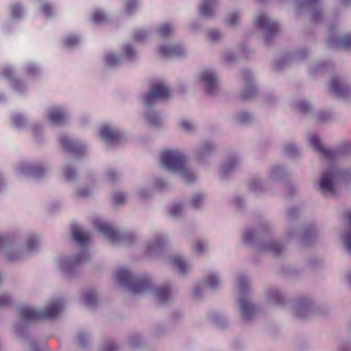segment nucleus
<instances>
[{"mask_svg":"<svg viewBox=\"0 0 351 351\" xmlns=\"http://www.w3.org/2000/svg\"><path fill=\"white\" fill-rule=\"evenodd\" d=\"M161 162L167 169L180 171L186 181H189L186 178L183 157L180 153L171 150L163 152L161 154Z\"/></svg>","mask_w":351,"mask_h":351,"instance_id":"obj_1","label":"nucleus"},{"mask_svg":"<svg viewBox=\"0 0 351 351\" xmlns=\"http://www.w3.org/2000/svg\"><path fill=\"white\" fill-rule=\"evenodd\" d=\"M62 304L60 302L51 304L49 308L44 312H38L33 308H24L21 312V315L25 319H31L34 318L42 317H54L62 308Z\"/></svg>","mask_w":351,"mask_h":351,"instance_id":"obj_2","label":"nucleus"},{"mask_svg":"<svg viewBox=\"0 0 351 351\" xmlns=\"http://www.w3.org/2000/svg\"><path fill=\"white\" fill-rule=\"evenodd\" d=\"M169 90L163 84H157L152 86L150 93L144 97V102L146 105H150L158 99H164L169 97Z\"/></svg>","mask_w":351,"mask_h":351,"instance_id":"obj_3","label":"nucleus"},{"mask_svg":"<svg viewBox=\"0 0 351 351\" xmlns=\"http://www.w3.org/2000/svg\"><path fill=\"white\" fill-rule=\"evenodd\" d=\"M337 174L334 171L323 173L320 180V188L325 195H332L335 193V176Z\"/></svg>","mask_w":351,"mask_h":351,"instance_id":"obj_4","label":"nucleus"},{"mask_svg":"<svg viewBox=\"0 0 351 351\" xmlns=\"http://www.w3.org/2000/svg\"><path fill=\"white\" fill-rule=\"evenodd\" d=\"M158 51L162 56L167 57L181 56L183 53V50L180 47H161Z\"/></svg>","mask_w":351,"mask_h":351,"instance_id":"obj_5","label":"nucleus"},{"mask_svg":"<svg viewBox=\"0 0 351 351\" xmlns=\"http://www.w3.org/2000/svg\"><path fill=\"white\" fill-rule=\"evenodd\" d=\"M72 233L74 239L80 245L84 244V243L89 238L88 234L82 230L77 226L73 227Z\"/></svg>","mask_w":351,"mask_h":351,"instance_id":"obj_6","label":"nucleus"},{"mask_svg":"<svg viewBox=\"0 0 351 351\" xmlns=\"http://www.w3.org/2000/svg\"><path fill=\"white\" fill-rule=\"evenodd\" d=\"M201 80L211 91V87L214 85L216 78L214 74L210 71H204L200 75Z\"/></svg>","mask_w":351,"mask_h":351,"instance_id":"obj_7","label":"nucleus"},{"mask_svg":"<svg viewBox=\"0 0 351 351\" xmlns=\"http://www.w3.org/2000/svg\"><path fill=\"white\" fill-rule=\"evenodd\" d=\"M309 143L314 149L321 152L322 154L327 156L329 154L330 152L326 149L319 142V138L316 135L312 136L309 138Z\"/></svg>","mask_w":351,"mask_h":351,"instance_id":"obj_8","label":"nucleus"},{"mask_svg":"<svg viewBox=\"0 0 351 351\" xmlns=\"http://www.w3.org/2000/svg\"><path fill=\"white\" fill-rule=\"evenodd\" d=\"M100 135L105 141H113L117 136V134L107 126L101 128Z\"/></svg>","mask_w":351,"mask_h":351,"instance_id":"obj_9","label":"nucleus"},{"mask_svg":"<svg viewBox=\"0 0 351 351\" xmlns=\"http://www.w3.org/2000/svg\"><path fill=\"white\" fill-rule=\"evenodd\" d=\"M64 117V114L60 108L54 109L49 114V119L53 123H60L62 120H63Z\"/></svg>","mask_w":351,"mask_h":351,"instance_id":"obj_10","label":"nucleus"},{"mask_svg":"<svg viewBox=\"0 0 351 351\" xmlns=\"http://www.w3.org/2000/svg\"><path fill=\"white\" fill-rule=\"evenodd\" d=\"M257 23L261 27L269 29L274 25V23L265 15H261L257 19Z\"/></svg>","mask_w":351,"mask_h":351,"instance_id":"obj_11","label":"nucleus"},{"mask_svg":"<svg viewBox=\"0 0 351 351\" xmlns=\"http://www.w3.org/2000/svg\"><path fill=\"white\" fill-rule=\"evenodd\" d=\"M213 1H214V0H203L202 5L201 6V10H200L201 13L203 15L207 16L211 13V11L210 10L211 9Z\"/></svg>","mask_w":351,"mask_h":351,"instance_id":"obj_12","label":"nucleus"},{"mask_svg":"<svg viewBox=\"0 0 351 351\" xmlns=\"http://www.w3.org/2000/svg\"><path fill=\"white\" fill-rule=\"evenodd\" d=\"M116 276L118 280L121 282H127L130 277V274L129 271L125 269H120L117 273Z\"/></svg>","mask_w":351,"mask_h":351,"instance_id":"obj_13","label":"nucleus"},{"mask_svg":"<svg viewBox=\"0 0 351 351\" xmlns=\"http://www.w3.org/2000/svg\"><path fill=\"white\" fill-rule=\"evenodd\" d=\"M171 30L172 29L169 25H163L159 27L158 32L161 36H166L171 32Z\"/></svg>","mask_w":351,"mask_h":351,"instance_id":"obj_14","label":"nucleus"},{"mask_svg":"<svg viewBox=\"0 0 351 351\" xmlns=\"http://www.w3.org/2000/svg\"><path fill=\"white\" fill-rule=\"evenodd\" d=\"M97 228L101 232L106 234H111L113 232L112 229L110 226L103 223H100Z\"/></svg>","mask_w":351,"mask_h":351,"instance_id":"obj_15","label":"nucleus"},{"mask_svg":"<svg viewBox=\"0 0 351 351\" xmlns=\"http://www.w3.org/2000/svg\"><path fill=\"white\" fill-rule=\"evenodd\" d=\"M174 265L180 270V271H184L186 267L184 261L180 258H175L173 259Z\"/></svg>","mask_w":351,"mask_h":351,"instance_id":"obj_16","label":"nucleus"},{"mask_svg":"<svg viewBox=\"0 0 351 351\" xmlns=\"http://www.w3.org/2000/svg\"><path fill=\"white\" fill-rule=\"evenodd\" d=\"M180 127L184 131H189L193 128V125L188 121H182L180 123Z\"/></svg>","mask_w":351,"mask_h":351,"instance_id":"obj_17","label":"nucleus"},{"mask_svg":"<svg viewBox=\"0 0 351 351\" xmlns=\"http://www.w3.org/2000/svg\"><path fill=\"white\" fill-rule=\"evenodd\" d=\"M106 62L109 65H114L118 62V58L113 54H109L106 57Z\"/></svg>","mask_w":351,"mask_h":351,"instance_id":"obj_18","label":"nucleus"},{"mask_svg":"<svg viewBox=\"0 0 351 351\" xmlns=\"http://www.w3.org/2000/svg\"><path fill=\"white\" fill-rule=\"evenodd\" d=\"M93 21L96 23H101L104 19V16L101 12H95L93 16Z\"/></svg>","mask_w":351,"mask_h":351,"instance_id":"obj_19","label":"nucleus"},{"mask_svg":"<svg viewBox=\"0 0 351 351\" xmlns=\"http://www.w3.org/2000/svg\"><path fill=\"white\" fill-rule=\"evenodd\" d=\"M219 282V280L216 276H211L208 279V285L210 287H215Z\"/></svg>","mask_w":351,"mask_h":351,"instance_id":"obj_20","label":"nucleus"},{"mask_svg":"<svg viewBox=\"0 0 351 351\" xmlns=\"http://www.w3.org/2000/svg\"><path fill=\"white\" fill-rule=\"evenodd\" d=\"M181 206L178 204H173L171 208V213L172 215H176L181 210Z\"/></svg>","mask_w":351,"mask_h":351,"instance_id":"obj_21","label":"nucleus"},{"mask_svg":"<svg viewBox=\"0 0 351 351\" xmlns=\"http://www.w3.org/2000/svg\"><path fill=\"white\" fill-rule=\"evenodd\" d=\"M241 308L243 313L247 317V312L248 310H251V306L248 304L241 303Z\"/></svg>","mask_w":351,"mask_h":351,"instance_id":"obj_22","label":"nucleus"},{"mask_svg":"<svg viewBox=\"0 0 351 351\" xmlns=\"http://www.w3.org/2000/svg\"><path fill=\"white\" fill-rule=\"evenodd\" d=\"M202 197L200 195H197L194 196L191 200L193 206L194 207H197L198 206L197 202H200L202 200Z\"/></svg>","mask_w":351,"mask_h":351,"instance_id":"obj_23","label":"nucleus"},{"mask_svg":"<svg viewBox=\"0 0 351 351\" xmlns=\"http://www.w3.org/2000/svg\"><path fill=\"white\" fill-rule=\"evenodd\" d=\"M228 20L230 25H234L237 23V21L238 20V16L235 14H233L232 16H229Z\"/></svg>","mask_w":351,"mask_h":351,"instance_id":"obj_24","label":"nucleus"},{"mask_svg":"<svg viewBox=\"0 0 351 351\" xmlns=\"http://www.w3.org/2000/svg\"><path fill=\"white\" fill-rule=\"evenodd\" d=\"M209 36L210 38L215 40V39H217L219 36V34L217 31H213L209 33Z\"/></svg>","mask_w":351,"mask_h":351,"instance_id":"obj_25","label":"nucleus"},{"mask_svg":"<svg viewBox=\"0 0 351 351\" xmlns=\"http://www.w3.org/2000/svg\"><path fill=\"white\" fill-rule=\"evenodd\" d=\"M77 41V38L75 37V36H73L71 38H69L67 40H66V43H68V45H73L75 43H76Z\"/></svg>","mask_w":351,"mask_h":351,"instance_id":"obj_26","label":"nucleus"},{"mask_svg":"<svg viewBox=\"0 0 351 351\" xmlns=\"http://www.w3.org/2000/svg\"><path fill=\"white\" fill-rule=\"evenodd\" d=\"M202 245H203V243L202 242H197L194 246V248L197 252L202 251Z\"/></svg>","mask_w":351,"mask_h":351,"instance_id":"obj_27","label":"nucleus"},{"mask_svg":"<svg viewBox=\"0 0 351 351\" xmlns=\"http://www.w3.org/2000/svg\"><path fill=\"white\" fill-rule=\"evenodd\" d=\"M48 9H49V6H48V5H45V6L43 7V12H44L47 16H49V13H48V12H47V10H48Z\"/></svg>","mask_w":351,"mask_h":351,"instance_id":"obj_28","label":"nucleus"},{"mask_svg":"<svg viewBox=\"0 0 351 351\" xmlns=\"http://www.w3.org/2000/svg\"><path fill=\"white\" fill-rule=\"evenodd\" d=\"M166 294H167V291H162L158 293V297L159 299H160V298L162 299V295H166Z\"/></svg>","mask_w":351,"mask_h":351,"instance_id":"obj_29","label":"nucleus"},{"mask_svg":"<svg viewBox=\"0 0 351 351\" xmlns=\"http://www.w3.org/2000/svg\"><path fill=\"white\" fill-rule=\"evenodd\" d=\"M130 51H132V49L129 47H125V52L127 53L128 57H130V58L131 57V56L130 54Z\"/></svg>","mask_w":351,"mask_h":351,"instance_id":"obj_30","label":"nucleus"},{"mask_svg":"<svg viewBox=\"0 0 351 351\" xmlns=\"http://www.w3.org/2000/svg\"><path fill=\"white\" fill-rule=\"evenodd\" d=\"M12 15H13L14 16H17L19 15L18 14L15 13V11H14V9L12 10Z\"/></svg>","mask_w":351,"mask_h":351,"instance_id":"obj_31","label":"nucleus"},{"mask_svg":"<svg viewBox=\"0 0 351 351\" xmlns=\"http://www.w3.org/2000/svg\"><path fill=\"white\" fill-rule=\"evenodd\" d=\"M86 302H87V303H90V301L89 298H86Z\"/></svg>","mask_w":351,"mask_h":351,"instance_id":"obj_32","label":"nucleus"},{"mask_svg":"<svg viewBox=\"0 0 351 351\" xmlns=\"http://www.w3.org/2000/svg\"><path fill=\"white\" fill-rule=\"evenodd\" d=\"M136 38L137 40H140V38H138V37H137V36H136Z\"/></svg>","mask_w":351,"mask_h":351,"instance_id":"obj_33","label":"nucleus"}]
</instances>
